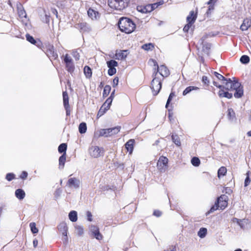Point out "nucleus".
Returning <instances> with one entry per match:
<instances>
[{"label": "nucleus", "mask_w": 251, "mask_h": 251, "mask_svg": "<svg viewBox=\"0 0 251 251\" xmlns=\"http://www.w3.org/2000/svg\"><path fill=\"white\" fill-rule=\"evenodd\" d=\"M153 47L154 46L151 43L146 44L142 46V49L146 50H151V49L153 48Z\"/></svg>", "instance_id": "obj_46"}, {"label": "nucleus", "mask_w": 251, "mask_h": 251, "mask_svg": "<svg viewBox=\"0 0 251 251\" xmlns=\"http://www.w3.org/2000/svg\"><path fill=\"white\" fill-rule=\"evenodd\" d=\"M168 159L164 156H161L157 162V167L160 169L166 166L168 163Z\"/></svg>", "instance_id": "obj_18"}, {"label": "nucleus", "mask_w": 251, "mask_h": 251, "mask_svg": "<svg viewBox=\"0 0 251 251\" xmlns=\"http://www.w3.org/2000/svg\"><path fill=\"white\" fill-rule=\"evenodd\" d=\"M212 73L216 77V78L220 80L225 82L227 78L225 77L223 75L219 74L216 72H213Z\"/></svg>", "instance_id": "obj_34"}, {"label": "nucleus", "mask_w": 251, "mask_h": 251, "mask_svg": "<svg viewBox=\"0 0 251 251\" xmlns=\"http://www.w3.org/2000/svg\"><path fill=\"white\" fill-rule=\"evenodd\" d=\"M87 14L89 17L92 20H97L100 16V14L98 11L91 8L88 10Z\"/></svg>", "instance_id": "obj_15"}, {"label": "nucleus", "mask_w": 251, "mask_h": 251, "mask_svg": "<svg viewBox=\"0 0 251 251\" xmlns=\"http://www.w3.org/2000/svg\"><path fill=\"white\" fill-rule=\"evenodd\" d=\"M121 127L117 126L113 128L101 129L99 130V136L108 137L117 134L120 131Z\"/></svg>", "instance_id": "obj_5"}, {"label": "nucleus", "mask_w": 251, "mask_h": 251, "mask_svg": "<svg viewBox=\"0 0 251 251\" xmlns=\"http://www.w3.org/2000/svg\"><path fill=\"white\" fill-rule=\"evenodd\" d=\"M191 163L193 166L198 167L200 164V160L199 158L197 157H194L191 159Z\"/></svg>", "instance_id": "obj_38"}, {"label": "nucleus", "mask_w": 251, "mask_h": 251, "mask_svg": "<svg viewBox=\"0 0 251 251\" xmlns=\"http://www.w3.org/2000/svg\"><path fill=\"white\" fill-rule=\"evenodd\" d=\"M18 13L19 16L21 18L26 17L25 11L23 8L22 7H18Z\"/></svg>", "instance_id": "obj_39"}, {"label": "nucleus", "mask_w": 251, "mask_h": 251, "mask_svg": "<svg viewBox=\"0 0 251 251\" xmlns=\"http://www.w3.org/2000/svg\"><path fill=\"white\" fill-rule=\"evenodd\" d=\"M226 172L227 170L225 167H220L218 171V177L220 178L222 176H225Z\"/></svg>", "instance_id": "obj_25"}, {"label": "nucleus", "mask_w": 251, "mask_h": 251, "mask_svg": "<svg viewBox=\"0 0 251 251\" xmlns=\"http://www.w3.org/2000/svg\"><path fill=\"white\" fill-rule=\"evenodd\" d=\"M227 197L225 195H223L218 198L216 202L217 203L219 204V203H221L222 202L227 201Z\"/></svg>", "instance_id": "obj_44"}, {"label": "nucleus", "mask_w": 251, "mask_h": 251, "mask_svg": "<svg viewBox=\"0 0 251 251\" xmlns=\"http://www.w3.org/2000/svg\"><path fill=\"white\" fill-rule=\"evenodd\" d=\"M151 60L154 63V66H157V72H159L160 75L163 77H166L169 75V70L165 66L161 65L160 67H159L156 61L153 59H151Z\"/></svg>", "instance_id": "obj_9"}, {"label": "nucleus", "mask_w": 251, "mask_h": 251, "mask_svg": "<svg viewBox=\"0 0 251 251\" xmlns=\"http://www.w3.org/2000/svg\"><path fill=\"white\" fill-rule=\"evenodd\" d=\"M143 13L151 12L152 11V8L151 6V4L146 5L143 9L141 10Z\"/></svg>", "instance_id": "obj_42"}, {"label": "nucleus", "mask_w": 251, "mask_h": 251, "mask_svg": "<svg viewBox=\"0 0 251 251\" xmlns=\"http://www.w3.org/2000/svg\"><path fill=\"white\" fill-rule=\"evenodd\" d=\"M64 61L66 64V70L71 74L73 73L75 66L72 58L68 54H66L64 57Z\"/></svg>", "instance_id": "obj_6"}, {"label": "nucleus", "mask_w": 251, "mask_h": 251, "mask_svg": "<svg viewBox=\"0 0 251 251\" xmlns=\"http://www.w3.org/2000/svg\"><path fill=\"white\" fill-rule=\"evenodd\" d=\"M25 195V192L22 189H18L15 191V196L20 200H23Z\"/></svg>", "instance_id": "obj_21"}, {"label": "nucleus", "mask_w": 251, "mask_h": 251, "mask_svg": "<svg viewBox=\"0 0 251 251\" xmlns=\"http://www.w3.org/2000/svg\"><path fill=\"white\" fill-rule=\"evenodd\" d=\"M67 146L65 143H62L60 144L58 148V151L60 153H63L66 154V151L67 150Z\"/></svg>", "instance_id": "obj_28"}, {"label": "nucleus", "mask_w": 251, "mask_h": 251, "mask_svg": "<svg viewBox=\"0 0 251 251\" xmlns=\"http://www.w3.org/2000/svg\"><path fill=\"white\" fill-rule=\"evenodd\" d=\"M227 116L230 120H233L235 118V113L232 108L228 109Z\"/></svg>", "instance_id": "obj_41"}, {"label": "nucleus", "mask_w": 251, "mask_h": 251, "mask_svg": "<svg viewBox=\"0 0 251 251\" xmlns=\"http://www.w3.org/2000/svg\"><path fill=\"white\" fill-rule=\"evenodd\" d=\"M15 178V175L13 173H8L6 175V179L8 181H11Z\"/></svg>", "instance_id": "obj_51"}, {"label": "nucleus", "mask_w": 251, "mask_h": 251, "mask_svg": "<svg viewBox=\"0 0 251 251\" xmlns=\"http://www.w3.org/2000/svg\"><path fill=\"white\" fill-rule=\"evenodd\" d=\"M118 82H119V78L118 77H115L113 79V85H112L113 87H116L118 85Z\"/></svg>", "instance_id": "obj_56"}, {"label": "nucleus", "mask_w": 251, "mask_h": 251, "mask_svg": "<svg viewBox=\"0 0 251 251\" xmlns=\"http://www.w3.org/2000/svg\"><path fill=\"white\" fill-rule=\"evenodd\" d=\"M29 226L30 227L31 231L33 233L35 234L38 232V229L36 227V224L35 223H30L29 224Z\"/></svg>", "instance_id": "obj_36"}, {"label": "nucleus", "mask_w": 251, "mask_h": 251, "mask_svg": "<svg viewBox=\"0 0 251 251\" xmlns=\"http://www.w3.org/2000/svg\"><path fill=\"white\" fill-rule=\"evenodd\" d=\"M249 173H250L249 172H248L246 173L247 176H246V179L245 180V182H244V185H245V187H246L248 185H249V184L250 183V182H251V179H250V177H249Z\"/></svg>", "instance_id": "obj_49"}, {"label": "nucleus", "mask_w": 251, "mask_h": 251, "mask_svg": "<svg viewBox=\"0 0 251 251\" xmlns=\"http://www.w3.org/2000/svg\"><path fill=\"white\" fill-rule=\"evenodd\" d=\"M84 73L86 77L88 78H90L92 76V70L90 67L88 66H86L84 68Z\"/></svg>", "instance_id": "obj_24"}, {"label": "nucleus", "mask_w": 251, "mask_h": 251, "mask_svg": "<svg viewBox=\"0 0 251 251\" xmlns=\"http://www.w3.org/2000/svg\"><path fill=\"white\" fill-rule=\"evenodd\" d=\"M172 139L173 142L177 146L181 145V142L179 137L177 135L173 134L172 135Z\"/></svg>", "instance_id": "obj_27"}, {"label": "nucleus", "mask_w": 251, "mask_h": 251, "mask_svg": "<svg viewBox=\"0 0 251 251\" xmlns=\"http://www.w3.org/2000/svg\"><path fill=\"white\" fill-rule=\"evenodd\" d=\"M63 103L66 109L69 107V97L66 92H63Z\"/></svg>", "instance_id": "obj_22"}, {"label": "nucleus", "mask_w": 251, "mask_h": 251, "mask_svg": "<svg viewBox=\"0 0 251 251\" xmlns=\"http://www.w3.org/2000/svg\"><path fill=\"white\" fill-rule=\"evenodd\" d=\"M87 219H88V220L89 221H92V215L91 214V213L89 211H87Z\"/></svg>", "instance_id": "obj_61"}, {"label": "nucleus", "mask_w": 251, "mask_h": 251, "mask_svg": "<svg viewBox=\"0 0 251 251\" xmlns=\"http://www.w3.org/2000/svg\"><path fill=\"white\" fill-rule=\"evenodd\" d=\"M72 55L76 60H78L79 59V53L77 50H74L72 52Z\"/></svg>", "instance_id": "obj_52"}, {"label": "nucleus", "mask_w": 251, "mask_h": 251, "mask_svg": "<svg viewBox=\"0 0 251 251\" xmlns=\"http://www.w3.org/2000/svg\"><path fill=\"white\" fill-rule=\"evenodd\" d=\"M151 88L152 90L153 94L156 95L160 91L161 88V83L160 81L156 78H154L151 83Z\"/></svg>", "instance_id": "obj_7"}, {"label": "nucleus", "mask_w": 251, "mask_h": 251, "mask_svg": "<svg viewBox=\"0 0 251 251\" xmlns=\"http://www.w3.org/2000/svg\"><path fill=\"white\" fill-rule=\"evenodd\" d=\"M162 3L161 2L151 4V7L152 8V11L158 7V6L161 5Z\"/></svg>", "instance_id": "obj_55"}, {"label": "nucleus", "mask_w": 251, "mask_h": 251, "mask_svg": "<svg viewBox=\"0 0 251 251\" xmlns=\"http://www.w3.org/2000/svg\"><path fill=\"white\" fill-rule=\"evenodd\" d=\"M79 132L81 134L85 133L86 132L87 126L85 123H81L80 124L78 127Z\"/></svg>", "instance_id": "obj_29"}, {"label": "nucleus", "mask_w": 251, "mask_h": 251, "mask_svg": "<svg viewBox=\"0 0 251 251\" xmlns=\"http://www.w3.org/2000/svg\"><path fill=\"white\" fill-rule=\"evenodd\" d=\"M193 24H191V23H188L185 25V26L184 27L183 30L184 31V32H187L189 30V29H190V28L192 26Z\"/></svg>", "instance_id": "obj_54"}, {"label": "nucleus", "mask_w": 251, "mask_h": 251, "mask_svg": "<svg viewBox=\"0 0 251 251\" xmlns=\"http://www.w3.org/2000/svg\"><path fill=\"white\" fill-rule=\"evenodd\" d=\"M108 109H109L106 107L105 105H102L98 113L97 116L101 117Z\"/></svg>", "instance_id": "obj_31"}, {"label": "nucleus", "mask_w": 251, "mask_h": 251, "mask_svg": "<svg viewBox=\"0 0 251 251\" xmlns=\"http://www.w3.org/2000/svg\"><path fill=\"white\" fill-rule=\"evenodd\" d=\"M153 214H154V215H155L157 217H159L161 215V212L158 210H155L154 211Z\"/></svg>", "instance_id": "obj_63"}, {"label": "nucleus", "mask_w": 251, "mask_h": 251, "mask_svg": "<svg viewBox=\"0 0 251 251\" xmlns=\"http://www.w3.org/2000/svg\"><path fill=\"white\" fill-rule=\"evenodd\" d=\"M58 229L61 232L63 235V242L65 244H67L68 242L67 237V232H68V226L66 223L62 222L60 223L58 226Z\"/></svg>", "instance_id": "obj_8"}, {"label": "nucleus", "mask_w": 251, "mask_h": 251, "mask_svg": "<svg viewBox=\"0 0 251 251\" xmlns=\"http://www.w3.org/2000/svg\"><path fill=\"white\" fill-rule=\"evenodd\" d=\"M77 229L78 234L79 235H81L83 233V228L79 226L77 227Z\"/></svg>", "instance_id": "obj_64"}, {"label": "nucleus", "mask_w": 251, "mask_h": 251, "mask_svg": "<svg viewBox=\"0 0 251 251\" xmlns=\"http://www.w3.org/2000/svg\"><path fill=\"white\" fill-rule=\"evenodd\" d=\"M207 233V229L204 227H201L198 233V235L201 238H204Z\"/></svg>", "instance_id": "obj_26"}, {"label": "nucleus", "mask_w": 251, "mask_h": 251, "mask_svg": "<svg viewBox=\"0 0 251 251\" xmlns=\"http://www.w3.org/2000/svg\"><path fill=\"white\" fill-rule=\"evenodd\" d=\"M27 173L25 172V171H23L20 176V177L22 179H25L26 178L27 176Z\"/></svg>", "instance_id": "obj_59"}, {"label": "nucleus", "mask_w": 251, "mask_h": 251, "mask_svg": "<svg viewBox=\"0 0 251 251\" xmlns=\"http://www.w3.org/2000/svg\"><path fill=\"white\" fill-rule=\"evenodd\" d=\"M25 36H26V39L27 41H28L29 42L31 43L32 44H36V41L33 38V37L32 36H30L28 34H26Z\"/></svg>", "instance_id": "obj_47"}, {"label": "nucleus", "mask_w": 251, "mask_h": 251, "mask_svg": "<svg viewBox=\"0 0 251 251\" xmlns=\"http://www.w3.org/2000/svg\"><path fill=\"white\" fill-rule=\"evenodd\" d=\"M227 201H224V202H222L221 203H219V207L221 208V209H224L227 206Z\"/></svg>", "instance_id": "obj_58"}, {"label": "nucleus", "mask_w": 251, "mask_h": 251, "mask_svg": "<svg viewBox=\"0 0 251 251\" xmlns=\"http://www.w3.org/2000/svg\"><path fill=\"white\" fill-rule=\"evenodd\" d=\"M250 57L246 55H242L240 59L241 62L244 64H248L250 62Z\"/></svg>", "instance_id": "obj_35"}, {"label": "nucleus", "mask_w": 251, "mask_h": 251, "mask_svg": "<svg viewBox=\"0 0 251 251\" xmlns=\"http://www.w3.org/2000/svg\"><path fill=\"white\" fill-rule=\"evenodd\" d=\"M51 11L52 13L54 15H55L57 18L58 17V12L56 9L51 8Z\"/></svg>", "instance_id": "obj_62"}, {"label": "nucleus", "mask_w": 251, "mask_h": 251, "mask_svg": "<svg viewBox=\"0 0 251 251\" xmlns=\"http://www.w3.org/2000/svg\"><path fill=\"white\" fill-rule=\"evenodd\" d=\"M88 152L89 155L94 158L103 156L104 155L103 149L97 146H93L90 147L88 150Z\"/></svg>", "instance_id": "obj_4"}, {"label": "nucleus", "mask_w": 251, "mask_h": 251, "mask_svg": "<svg viewBox=\"0 0 251 251\" xmlns=\"http://www.w3.org/2000/svg\"><path fill=\"white\" fill-rule=\"evenodd\" d=\"M120 30L126 34L132 33L135 29L136 25L129 18L122 17L118 22Z\"/></svg>", "instance_id": "obj_2"}, {"label": "nucleus", "mask_w": 251, "mask_h": 251, "mask_svg": "<svg viewBox=\"0 0 251 251\" xmlns=\"http://www.w3.org/2000/svg\"><path fill=\"white\" fill-rule=\"evenodd\" d=\"M80 183V182L78 179L74 177L69 179L67 185L70 187H74L75 189H77L79 187Z\"/></svg>", "instance_id": "obj_12"}, {"label": "nucleus", "mask_w": 251, "mask_h": 251, "mask_svg": "<svg viewBox=\"0 0 251 251\" xmlns=\"http://www.w3.org/2000/svg\"><path fill=\"white\" fill-rule=\"evenodd\" d=\"M215 2V0H209L206 3L208 5H209L208 9L207 11L206 12V13L208 14L211 12V10H213L214 8V4Z\"/></svg>", "instance_id": "obj_30"}, {"label": "nucleus", "mask_w": 251, "mask_h": 251, "mask_svg": "<svg viewBox=\"0 0 251 251\" xmlns=\"http://www.w3.org/2000/svg\"><path fill=\"white\" fill-rule=\"evenodd\" d=\"M232 79L227 78L225 82H223V89H225L227 91H235L234 94V97L240 98L244 94L243 87L235 77Z\"/></svg>", "instance_id": "obj_1"}, {"label": "nucleus", "mask_w": 251, "mask_h": 251, "mask_svg": "<svg viewBox=\"0 0 251 251\" xmlns=\"http://www.w3.org/2000/svg\"><path fill=\"white\" fill-rule=\"evenodd\" d=\"M47 54L49 56L50 60H55L58 57V54L54 51V49L53 46H49L48 47Z\"/></svg>", "instance_id": "obj_14"}, {"label": "nucleus", "mask_w": 251, "mask_h": 251, "mask_svg": "<svg viewBox=\"0 0 251 251\" xmlns=\"http://www.w3.org/2000/svg\"><path fill=\"white\" fill-rule=\"evenodd\" d=\"M130 0H108L109 6L118 10H122L126 7Z\"/></svg>", "instance_id": "obj_3"}, {"label": "nucleus", "mask_w": 251, "mask_h": 251, "mask_svg": "<svg viewBox=\"0 0 251 251\" xmlns=\"http://www.w3.org/2000/svg\"><path fill=\"white\" fill-rule=\"evenodd\" d=\"M111 87L109 85H106L104 88V90H103V97H106L107 96L110 91H111Z\"/></svg>", "instance_id": "obj_40"}, {"label": "nucleus", "mask_w": 251, "mask_h": 251, "mask_svg": "<svg viewBox=\"0 0 251 251\" xmlns=\"http://www.w3.org/2000/svg\"><path fill=\"white\" fill-rule=\"evenodd\" d=\"M199 88L195 86H189L187 87L183 92V95L185 96L191 92L192 90H197Z\"/></svg>", "instance_id": "obj_33"}, {"label": "nucleus", "mask_w": 251, "mask_h": 251, "mask_svg": "<svg viewBox=\"0 0 251 251\" xmlns=\"http://www.w3.org/2000/svg\"><path fill=\"white\" fill-rule=\"evenodd\" d=\"M77 28H79L81 32H89L92 29L91 26L85 22L78 24Z\"/></svg>", "instance_id": "obj_11"}, {"label": "nucleus", "mask_w": 251, "mask_h": 251, "mask_svg": "<svg viewBox=\"0 0 251 251\" xmlns=\"http://www.w3.org/2000/svg\"><path fill=\"white\" fill-rule=\"evenodd\" d=\"M211 45L210 44H208V43L205 44L203 45V47H202V50H203V51H204L206 54H208L209 53V51L211 48Z\"/></svg>", "instance_id": "obj_43"}, {"label": "nucleus", "mask_w": 251, "mask_h": 251, "mask_svg": "<svg viewBox=\"0 0 251 251\" xmlns=\"http://www.w3.org/2000/svg\"><path fill=\"white\" fill-rule=\"evenodd\" d=\"M202 81L204 84L208 85L209 83V81L208 79V77L206 76H203L202 77Z\"/></svg>", "instance_id": "obj_57"}, {"label": "nucleus", "mask_w": 251, "mask_h": 251, "mask_svg": "<svg viewBox=\"0 0 251 251\" xmlns=\"http://www.w3.org/2000/svg\"><path fill=\"white\" fill-rule=\"evenodd\" d=\"M225 89L222 88L220 90L218 95L220 98H226L228 99H231L233 97L232 94L229 93L228 91H225Z\"/></svg>", "instance_id": "obj_17"}, {"label": "nucleus", "mask_w": 251, "mask_h": 251, "mask_svg": "<svg viewBox=\"0 0 251 251\" xmlns=\"http://www.w3.org/2000/svg\"><path fill=\"white\" fill-rule=\"evenodd\" d=\"M175 96L174 92H171L169 96V98L168 99V100L167 101V103L166 104V107L167 108L170 102V101L172 100L173 98Z\"/></svg>", "instance_id": "obj_50"}, {"label": "nucleus", "mask_w": 251, "mask_h": 251, "mask_svg": "<svg viewBox=\"0 0 251 251\" xmlns=\"http://www.w3.org/2000/svg\"><path fill=\"white\" fill-rule=\"evenodd\" d=\"M107 65L108 68H115L118 66V63L114 60H111L107 62Z\"/></svg>", "instance_id": "obj_37"}, {"label": "nucleus", "mask_w": 251, "mask_h": 251, "mask_svg": "<svg viewBox=\"0 0 251 251\" xmlns=\"http://www.w3.org/2000/svg\"><path fill=\"white\" fill-rule=\"evenodd\" d=\"M116 73V69L115 68H109V69L108 70V74L112 76Z\"/></svg>", "instance_id": "obj_53"}, {"label": "nucleus", "mask_w": 251, "mask_h": 251, "mask_svg": "<svg viewBox=\"0 0 251 251\" xmlns=\"http://www.w3.org/2000/svg\"><path fill=\"white\" fill-rule=\"evenodd\" d=\"M250 27H251V17L247 18L243 20V23L240 26V29L242 31H246Z\"/></svg>", "instance_id": "obj_16"}, {"label": "nucleus", "mask_w": 251, "mask_h": 251, "mask_svg": "<svg viewBox=\"0 0 251 251\" xmlns=\"http://www.w3.org/2000/svg\"><path fill=\"white\" fill-rule=\"evenodd\" d=\"M113 99L111 98H108L105 101V102L103 103V105H105L106 107L107 108H110V106L111 104V103L112 102Z\"/></svg>", "instance_id": "obj_48"}, {"label": "nucleus", "mask_w": 251, "mask_h": 251, "mask_svg": "<svg viewBox=\"0 0 251 251\" xmlns=\"http://www.w3.org/2000/svg\"><path fill=\"white\" fill-rule=\"evenodd\" d=\"M69 218L70 221L75 222L77 220V214L75 211H72L69 214Z\"/></svg>", "instance_id": "obj_23"}, {"label": "nucleus", "mask_w": 251, "mask_h": 251, "mask_svg": "<svg viewBox=\"0 0 251 251\" xmlns=\"http://www.w3.org/2000/svg\"><path fill=\"white\" fill-rule=\"evenodd\" d=\"M134 143V140L130 139L125 144V148L129 152V154H131L133 151Z\"/></svg>", "instance_id": "obj_19"}, {"label": "nucleus", "mask_w": 251, "mask_h": 251, "mask_svg": "<svg viewBox=\"0 0 251 251\" xmlns=\"http://www.w3.org/2000/svg\"><path fill=\"white\" fill-rule=\"evenodd\" d=\"M66 159V154H63L59 158V166L60 167L62 166V168H63L64 166Z\"/></svg>", "instance_id": "obj_32"}, {"label": "nucleus", "mask_w": 251, "mask_h": 251, "mask_svg": "<svg viewBox=\"0 0 251 251\" xmlns=\"http://www.w3.org/2000/svg\"><path fill=\"white\" fill-rule=\"evenodd\" d=\"M197 19V15L195 14L194 11H190L189 15L187 17V21L188 23L193 24Z\"/></svg>", "instance_id": "obj_20"}, {"label": "nucleus", "mask_w": 251, "mask_h": 251, "mask_svg": "<svg viewBox=\"0 0 251 251\" xmlns=\"http://www.w3.org/2000/svg\"><path fill=\"white\" fill-rule=\"evenodd\" d=\"M219 207V204L217 203V202L216 201L215 204L214 205H213L210 209L208 211V212L206 213V215L207 214H209L211 213H212L214 211H215V210H216L217 209H218V207Z\"/></svg>", "instance_id": "obj_45"}, {"label": "nucleus", "mask_w": 251, "mask_h": 251, "mask_svg": "<svg viewBox=\"0 0 251 251\" xmlns=\"http://www.w3.org/2000/svg\"><path fill=\"white\" fill-rule=\"evenodd\" d=\"M90 230L92 233V234L95 237L97 240H100L102 239V236L99 231V228L95 226L92 225L90 227Z\"/></svg>", "instance_id": "obj_10"}, {"label": "nucleus", "mask_w": 251, "mask_h": 251, "mask_svg": "<svg viewBox=\"0 0 251 251\" xmlns=\"http://www.w3.org/2000/svg\"><path fill=\"white\" fill-rule=\"evenodd\" d=\"M213 84L214 86L219 88L220 89L224 88V84L223 85H219L218 84V83L215 81H213Z\"/></svg>", "instance_id": "obj_60"}, {"label": "nucleus", "mask_w": 251, "mask_h": 251, "mask_svg": "<svg viewBox=\"0 0 251 251\" xmlns=\"http://www.w3.org/2000/svg\"><path fill=\"white\" fill-rule=\"evenodd\" d=\"M128 54L127 50H117L115 54L114 58L117 60H123L126 57Z\"/></svg>", "instance_id": "obj_13"}]
</instances>
